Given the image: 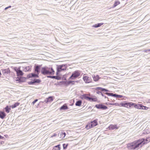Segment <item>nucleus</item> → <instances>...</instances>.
<instances>
[{
    "label": "nucleus",
    "mask_w": 150,
    "mask_h": 150,
    "mask_svg": "<svg viewBox=\"0 0 150 150\" xmlns=\"http://www.w3.org/2000/svg\"><path fill=\"white\" fill-rule=\"evenodd\" d=\"M149 141V139H146V140L144 139H139L127 144V147L129 149H138L139 147H141L142 145L147 143Z\"/></svg>",
    "instance_id": "f257e3e1"
},
{
    "label": "nucleus",
    "mask_w": 150,
    "mask_h": 150,
    "mask_svg": "<svg viewBox=\"0 0 150 150\" xmlns=\"http://www.w3.org/2000/svg\"><path fill=\"white\" fill-rule=\"evenodd\" d=\"M41 74L44 75H54V71L52 67H44L41 69Z\"/></svg>",
    "instance_id": "f03ea898"
},
{
    "label": "nucleus",
    "mask_w": 150,
    "mask_h": 150,
    "mask_svg": "<svg viewBox=\"0 0 150 150\" xmlns=\"http://www.w3.org/2000/svg\"><path fill=\"white\" fill-rule=\"evenodd\" d=\"M98 125L97 121L95 120L93 121H91V122L88 123L86 126V128L87 129H89L91 128L96 126Z\"/></svg>",
    "instance_id": "7ed1b4c3"
},
{
    "label": "nucleus",
    "mask_w": 150,
    "mask_h": 150,
    "mask_svg": "<svg viewBox=\"0 0 150 150\" xmlns=\"http://www.w3.org/2000/svg\"><path fill=\"white\" fill-rule=\"evenodd\" d=\"M80 75V71L76 70L71 75L69 78V79L74 80L79 77Z\"/></svg>",
    "instance_id": "20e7f679"
},
{
    "label": "nucleus",
    "mask_w": 150,
    "mask_h": 150,
    "mask_svg": "<svg viewBox=\"0 0 150 150\" xmlns=\"http://www.w3.org/2000/svg\"><path fill=\"white\" fill-rule=\"evenodd\" d=\"M67 64H62L57 66V74L58 72H61L62 71L65 70L67 68Z\"/></svg>",
    "instance_id": "39448f33"
},
{
    "label": "nucleus",
    "mask_w": 150,
    "mask_h": 150,
    "mask_svg": "<svg viewBox=\"0 0 150 150\" xmlns=\"http://www.w3.org/2000/svg\"><path fill=\"white\" fill-rule=\"evenodd\" d=\"M134 104H135L132 103H122L120 104V105L122 106L129 108L131 106L134 105Z\"/></svg>",
    "instance_id": "423d86ee"
},
{
    "label": "nucleus",
    "mask_w": 150,
    "mask_h": 150,
    "mask_svg": "<svg viewBox=\"0 0 150 150\" xmlns=\"http://www.w3.org/2000/svg\"><path fill=\"white\" fill-rule=\"evenodd\" d=\"M95 107L98 109L105 110L108 109L107 106L102 104H96L95 105Z\"/></svg>",
    "instance_id": "0eeeda50"
},
{
    "label": "nucleus",
    "mask_w": 150,
    "mask_h": 150,
    "mask_svg": "<svg viewBox=\"0 0 150 150\" xmlns=\"http://www.w3.org/2000/svg\"><path fill=\"white\" fill-rule=\"evenodd\" d=\"M41 65H36L34 66V73L39 74L40 72Z\"/></svg>",
    "instance_id": "6e6552de"
},
{
    "label": "nucleus",
    "mask_w": 150,
    "mask_h": 150,
    "mask_svg": "<svg viewBox=\"0 0 150 150\" xmlns=\"http://www.w3.org/2000/svg\"><path fill=\"white\" fill-rule=\"evenodd\" d=\"M105 94H106L109 96H110L117 98H120L122 97V96L121 95H119L116 94H114L113 93H110L107 92H106L105 93Z\"/></svg>",
    "instance_id": "1a4fd4ad"
},
{
    "label": "nucleus",
    "mask_w": 150,
    "mask_h": 150,
    "mask_svg": "<svg viewBox=\"0 0 150 150\" xmlns=\"http://www.w3.org/2000/svg\"><path fill=\"white\" fill-rule=\"evenodd\" d=\"M14 69L16 72L17 76H22L23 75V73L22 71L20 70V68H18L17 69L16 67V68H15Z\"/></svg>",
    "instance_id": "9d476101"
},
{
    "label": "nucleus",
    "mask_w": 150,
    "mask_h": 150,
    "mask_svg": "<svg viewBox=\"0 0 150 150\" xmlns=\"http://www.w3.org/2000/svg\"><path fill=\"white\" fill-rule=\"evenodd\" d=\"M38 78L39 75L37 73H30L27 76V78Z\"/></svg>",
    "instance_id": "9b49d317"
},
{
    "label": "nucleus",
    "mask_w": 150,
    "mask_h": 150,
    "mask_svg": "<svg viewBox=\"0 0 150 150\" xmlns=\"http://www.w3.org/2000/svg\"><path fill=\"white\" fill-rule=\"evenodd\" d=\"M134 107L135 108H137L139 109H142L145 110H147L148 108L146 106H144L141 104H139L136 105L134 106Z\"/></svg>",
    "instance_id": "f8f14e48"
},
{
    "label": "nucleus",
    "mask_w": 150,
    "mask_h": 150,
    "mask_svg": "<svg viewBox=\"0 0 150 150\" xmlns=\"http://www.w3.org/2000/svg\"><path fill=\"white\" fill-rule=\"evenodd\" d=\"M83 79L84 82L86 83H90L91 80L90 78L87 76H83Z\"/></svg>",
    "instance_id": "ddd939ff"
},
{
    "label": "nucleus",
    "mask_w": 150,
    "mask_h": 150,
    "mask_svg": "<svg viewBox=\"0 0 150 150\" xmlns=\"http://www.w3.org/2000/svg\"><path fill=\"white\" fill-rule=\"evenodd\" d=\"M1 71L3 74L4 75H6L10 73V69L8 68L5 69H2Z\"/></svg>",
    "instance_id": "4468645a"
},
{
    "label": "nucleus",
    "mask_w": 150,
    "mask_h": 150,
    "mask_svg": "<svg viewBox=\"0 0 150 150\" xmlns=\"http://www.w3.org/2000/svg\"><path fill=\"white\" fill-rule=\"evenodd\" d=\"M88 95L86 94H83L80 96V98L82 99H85L88 100L90 99V97L88 96Z\"/></svg>",
    "instance_id": "2eb2a0df"
},
{
    "label": "nucleus",
    "mask_w": 150,
    "mask_h": 150,
    "mask_svg": "<svg viewBox=\"0 0 150 150\" xmlns=\"http://www.w3.org/2000/svg\"><path fill=\"white\" fill-rule=\"evenodd\" d=\"M53 100V96H49L48 98H46L45 99L44 102H45L46 103L48 102H50Z\"/></svg>",
    "instance_id": "dca6fc26"
},
{
    "label": "nucleus",
    "mask_w": 150,
    "mask_h": 150,
    "mask_svg": "<svg viewBox=\"0 0 150 150\" xmlns=\"http://www.w3.org/2000/svg\"><path fill=\"white\" fill-rule=\"evenodd\" d=\"M66 135V133L64 132H62L60 133H59L58 136L59 137L62 139L64 138Z\"/></svg>",
    "instance_id": "f3484780"
},
{
    "label": "nucleus",
    "mask_w": 150,
    "mask_h": 150,
    "mask_svg": "<svg viewBox=\"0 0 150 150\" xmlns=\"http://www.w3.org/2000/svg\"><path fill=\"white\" fill-rule=\"evenodd\" d=\"M6 116V114L5 113L2 111L0 112V117L2 119H3Z\"/></svg>",
    "instance_id": "a211bd4d"
},
{
    "label": "nucleus",
    "mask_w": 150,
    "mask_h": 150,
    "mask_svg": "<svg viewBox=\"0 0 150 150\" xmlns=\"http://www.w3.org/2000/svg\"><path fill=\"white\" fill-rule=\"evenodd\" d=\"M97 89L102 91V92H106L109 91L108 90L101 87H97Z\"/></svg>",
    "instance_id": "6ab92c4d"
},
{
    "label": "nucleus",
    "mask_w": 150,
    "mask_h": 150,
    "mask_svg": "<svg viewBox=\"0 0 150 150\" xmlns=\"http://www.w3.org/2000/svg\"><path fill=\"white\" fill-rule=\"evenodd\" d=\"M60 110H65L68 109L67 106L66 104H64L60 108Z\"/></svg>",
    "instance_id": "aec40b11"
},
{
    "label": "nucleus",
    "mask_w": 150,
    "mask_h": 150,
    "mask_svg": "<svg viewBox=\"0 0 150 150\" xmlns=\"http://www.w3.org/2000/svg\"><path fill=\"white\" fill-rule=\"evenodd\" d=\"M109 128L111 130L115 129H117V127L116 125H111L109 127Z\"/></svg>",
    "instance_id": "412c9836"
},
{
    "label": "nucleus",
    "mask_w": 150,
    "mask_h": 150,
    "mask_svg": "<svg viewBox=\"0 0 150 150\" xmlns=\"http://www.w3.org/2000/svg\"><path fill=\"white\" fill-rule=\"evenodd\" d=\"M20 103L18 102H16L14 104L11 105V107L13 109L14 108L17 106H18L20 105Z\"/></svg>",
    "instance_id": "4be33fe9"
},
{
    "label": "nucleus",
    "mask_w": 150,
    "mask_h": 150,
    "mask_svg": "<svg viewBox=\"0 0 150 150\" xmlns=\"http://www.w3.org/2000/svg\"><path fill=\"white\" fill-rule=\"evenodd\" d=\"M82 103V101L79 100L76 102L75 103V105L76 106H81Z\"/></svg>",
    "instance_id": "5701e85b"
},
{
    "label": "nucleus",
    "mask_w": 150,
    "mask_h": 150,
    "mask_svg": "<svg viewBox=\"0 0 150 150\" xmlns=\"http://www.w3.org/2000/svg\"><path fill=\"white\" fill-rule=\"evenodd\" d=\"M98 99L96 97L93 98L90 97V99L89 100V101L92 102L97 101Z\"/></svg>",
    "instance_id": "b1692460"
},
{
    "label": "nucleus",
    "mask_w": 150,
    "mask_h": 150,
    "mask_svg": "<svg viewBox=\"0 0 150 150\" xmlns=\"http://www.w3.org/2000/svg\"><path fill=\"white\" fill-rule=\"evenodd\" d=\"M103 23H98L97 24H96L94 25H93V27H95V28H98V27L100 26L101 25H103Z\"/></svg>",
    "instance_id": "393cba45"
},
{
    "label": "nucleus",
    "mask_w": 150,
    "mask_h": 150,
    "mask_svg": "<svg viewBox=\"0 0 150 150\" xmlns=\"http://www.w3.org/2000/svg\"><path fill=\"white\" fill-rule=\"evenodd\" d=\"M120 3V2L118 1H115L114 4L113 6H112V8H114L117 5L119 4Z\"/></svg>",
    "instance_id": "a878e982"
},
{
    "label": "nucleus",
    "mask_w": 150,
    "mask_h": 150,
    "mask_svg": "<svg viewBox=\"0 0 150 150\" xmlns=\"http://www.w3.org/2000/svg\"><path fill=\"white\" fill-rule=\"evenodd\" d=\"M60 144H58L55 146L53 148L54 150H60Z\"/></svg>",
    "instance_id": "bb28decb"
},
{
    "label": "nucleus",
    "mask_w": 150,
    "mask_h": 150,
    "mask_svg": "<svg viewBox=\"0 0 150 150\" xmlns=\"http://www.w3.org/2000/svg\"><path fill=\"white\" fill-rule=\"evenodd\" d=\"M30 67L29 66H27L25 68L24 70L25 72H27L30 71Z\"/></svg>",
    "instance_id": "cd10ccee"
},
{
    "label": "nucleus",
    "mask_w": 150,
    "mask_h": 150,
    "mask_svg": "<svg viewBox=\"0 0 150 150\" xmlns=\"http://www.w3.org/2000/svg\"><path fill=\"white\" fill-rule=\"evenodd\" d=\"M99 78V76L98 75H97L96 76H94V77H93L94 80L96 81H98Z\"/></svg>",
    "instance_id": "c85d7f7f"
},
{
    "label": "nucleus",
    "mask_w": 150,
    "mask_h": 150,
    "mask_svg": "<svg viewBox=\"0 0 150 150\" xmlns=\"http://www.w3.org/2000/svg\"><path fill=\"white\" fill-rule=\"evenodd\" d=\"M6 112L7 113H8L9 112L10 108H9L8 106H6L5 108Z\"/></svg>",
    "instance_id": "c756f323"
},
{
    "label": "nucleus",
    "mask_w": 150,
    "mask_h": 150,
    "mask_svg": "<svg viewBox=\"0 0 150 150\" xmlns=\"http://www.w3.org/2000/svg\"><path fill=\"white\" fill-rule=\"evenodd\" d=\"M33 81L34 83H39L41 82L40 80L39 79H34Z\"/></svg>",
    "instance_id": "7c9ffc66"
},
{
    "label": "nucleus",
    "mask_w": 150,
    "mask_h": 150,
    "mask_svg": "<svg viewBox=\"0 0 150 150\" xmlns=\"http://www.w3.org/2000/svg\"><path fill=\"white\" fill-rule=\"evenodd\" d=\"M68 146V144H63V149H66Z\"/></svg>",
    "instance_id": "2f4dec72"
},
{
    "label": "nucleus",
    "mask_w": 150,
    "mask_h": 150,
    "mask_svg": "<svg viewBox=\"0 0 150 150\" xmlns=\"http://www.w3.org/2000/svg\"><path fill=\"white\" fill-rule=\"evenodd\" d=\"M96 92L97 93L99 94H101V95L102 93V91H100L97 89V88H96Z\"/></svg>",
    "instance_id": "473e14b6"
},
{
    "label": "nucleus",
    "mask_w": 150,
    "mask_h": 150,
    "mask_svg": "<svg viewBox=\"0 0 150 150\" xmlns=\"http://www.w3.org/2000/svg\"><path fill=\"white\" fill-rule=\"evenodd\" d=\"M75 81H69L67 82V83L68 84H69L70 83H72V84H74Z\"/></svg>",
    "instance_id": "72a5a7b5"
},
{
    "label": "nucleus",
    "mask_w": 150,
    "mask_h": 150,
    "mask_svg": "<svg viewBox=\"0 0 150 150\" xmlns=\"http://www.w3.org/2000/svg\"><path fill=\"white\" fill-rule=\"evenodd\" d=\"M52 79H54L57 80H59V77L55 76H52Z\"/></svg>",
    "instance_id": "f704fd0d"
},
{
    "label": "nucleus",
    "mask_w": 150,
    "mask_h": 150,
    "mask_svg": "<svg viewBox=\"0 0 150 150\" xmlns=\"http://www.w3.org/2000/svg\"><path fill=\"white\" fill-rule=\"evenodd\" d=\"M28 84L30 85H34V82L33 81H31L28 82Z\"/></svg>",
    "instance_id": "c9c22d12"
},
{
    "label": "nucleus",
    "mask_w": 150,
    "mask_h": 150,
    "mask_svg": "<svg viewBox=\"0 0 150 150\" xmlns=\"http://www.w3.org/2000/svg\"><path fill=\"white\" fill-rule=\"evenodd\" d=\"M38 100V99H35L34 101H33V102H32V103L34 105L35 103L37 102Z\"/></svg>",
    "instance_id": "e433bc0d"
},
{
    "label": "nucleus",
    "mask_w": 150,
    "mask_h": 150,
    "mask_svg": "<svg viewBox=\"0 0 150 150\" xmlns=\"http://www.w3.org/2000/svg\"><path fill=\"white\" fill-rule=\"evenodd\" d=\"M110 104V105H119V104L118 103H113V104Z\"/></svg>",
    "instance_id": "4c0bfd02"
},
{
    "label": "nucleus",
    "mask_w": 150,
    "mask_h": 150,
    "mask_svg": "<svg viewBox=\"0 0 150 150\" xmlns=\"http://www.w3.org/2000/svg\"><path fill=\"white\" fill-rule=\"evenodd\" d=\"M103 93H102V94H101V95L103 96V97H105V98H107L108 99L107 97L104 95V94H103Z\"/></svg>",
    "instance_id": "58836bf2"
},
{
    "label": "nucleus",
    "mask_w": 150,
    "mask_h": 150,
    "mask_svg": "<svg viewBox=\"0 0 150 150\" xmlns=\"http://www.w3.org/2000/svg\"><path fill=\"white\" fill-rule=\"evenodd\" d=\"M11 6H9L7 7H6V8H5V10H6V9H7L8 8H11Z\"/></svg>",
    "instance_id": "ea45409f"
},
{
    "label": "nucleus",
    "mask_w": 150,
    "mask_h": 150,
    "mask_svg": "<svg viewBox=\"0 0 150 150\" xmlns=\"http://www.w3.org/2000/svg\"><path fill=\"white\" fill-rule=\"evenodd\" d=\"M148 51H149V50H144V52H147Z\"/></svg>",
    "instance_id": "a19ab883"
},
{
    "label": "nucleus",
    "mask_w": 150,
    "mask_h": 150,
    "mask_svg": "<svg viewBox=\"0 0 150 150\" xmlns=\"http://www.w3.org/2000/svg\"><path fill=\"white\" fill-rule=\"evenodd\" d=\"M52 76H47V77L48 78H50L52 79Z\"/></svg>",
    "instance_id": "79ce46f5"
},
{
    "label": "nucleus",
    "mask_w": 150,
    "mask_h": 150,
    "mask_svg": "<svg viewBox=\"0 0 150 150\" xmlns=\"http://www.w3.org/2000/svg\"><path fill=\"white\" fill-rule=\"evenodd\" d=\"M4 138V137H2L0 135V139H3V138Z\"/></svg>",
    "instance_id": "37998d69"
},
{
    "label": "nucleus",
    "mask_w": 150,
    "mask_h": 150,
    "mask_svg": "<svg viewBox=\"0 0 150 150\" xmlns=\"http://www.w3.org/2000/svg\"><path fill=\"white\" fill-rule=\"evenodd\" d=\"M57 135V134H54L53 135V137H55Z\"/></svg>",
    "instance_id": "c03bdc74"
},
{
    "label": "nucleus",
    "mask_w": 150,
    "mask_h": 150,
    "mask_svg": "<svg viewBox=\"0 0 150 150\" xmlns=\"http://www.w3.org/2000/svg\"><path fill=\"white\" fill-rule=\"evenodd\" d=\"M78 82H79V81H75V82H77V83H78Z\"/></svg>",
    "instance_id": "a18cd8bd"
},
{
    "label": "nucleus",
    "mask_w": 150,
    "mask_h": 150,
    "mask_svg": "<svg viewBox=\"0 0 150 150\" xmlns=\"http://www.w3.org/2000/svg\"><path fill=\"white\" fill-rule=\"evenodd\" d=\"M108 101H110V100H108Z\"/></svg>",
    "instance_id": "49530a36"
},
{
    "label": "nucleus",
    "mask_w": 150,
    "mask_h": 150,
    "mask_svg": "<svg viewBox=\"0 0 150 150\" xmlns=\"http://www.w3.org/2000/svg\"><path fill=\"white\" fill-rule=\"evenodd\" d=\"M61 136H63V135H61Z\"/></svg>",
    "instance_id": "de8ad7c7"
}]
</instances>
